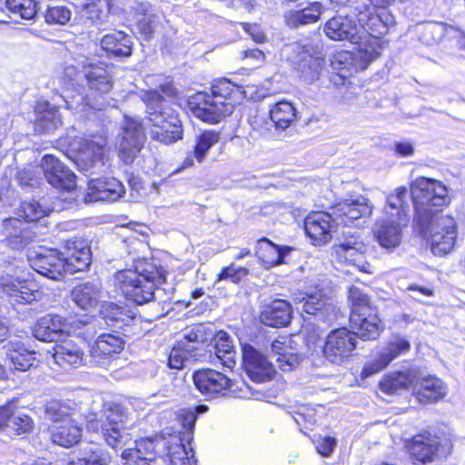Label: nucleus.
Listing matches in <instances>:
<instances>
[{"label":"nucleus","instance_id":"62","mask_svg":"<svg viewBox=\"0 0 465 465\" xmlns=\"http://www.w3.org/2000/svg\"><path fill=\"white\" fill-rule=\"evenodd\" d=\"M292 418L300 427L310 429L311 426L314 425L316 422L315 410L309 406H301L299 410L293 413Z\"/></svg>","mask_w":465,"mask_h":465},{"label":"nucleus","instance_id":"34","mask_svg":"<svg viewBox=\"0 0 465 465\" xmlns=\"http://www.w3.org/2000/svg\"><path fill=\"white\" fill-rule=\"evenodd\" d=\"M2 232L7 244L14 249H20L32 242L33 232L20 218H8L2 223Z\"/></svg>","mask_w":465,"mask_h":465},{"label":"nucleus","instance_id":"55","mask_svg":"<svg viewBox=\"0 0 465 465\" xmlns=\"http://www.w3.org/2000/svg\"><path fill=\"white\" fill-rule=\"evenodd\" d=\"M46 213V210L35 200L22 202L16 211L18 218L27 223L39 221Z\"/></svg>","mask_w":465,"mask_h":465},{"label":"nucleus","instance_id":"57","mask_svg":"<svg viewBox=\"0 0 465 465\" xmlns=\"http://www.w3.org/2000/svg\"><path fill=\"white\" fill-rule=\"evenodd\" d=\"M349 300L351 305V314H361L373 310L370 306L369 297L358 287L350 288Z\"/></svg>","mask_w":465,"mask_h":465},{"label":"nucleus","instance_id":"45","mask_svg":"<svg viewBox=\"0 0 465 465\" xmlns=\"http://www.w3.org/2000/svg\"><path fill=\"white\" fill-rule=\"evenodd\" d=\"M408 190L406 187H399L387 196V203L384 207L382 216L400 218V216L408 217V206L406 203Z\"/></svg>","mask_w":465,"mask_h":465},{"label":"nucleus","instance_id":"28","mask_svg":"<svg viewBox=\"0 0 465 465\" xmlns=\"http://www.w3.org/2000/svg\"><path fill=\"white\" fill-rule=\"evenodd\" d=\"M124 345L123 336L118 333H102L91 349V356L97 365L106 366L110 358L120 353Z\"/></svg>","mask_w":465,"mask_h":465},{"label":"nucleus","instance_id":"64","mask_svg":"<svg viewBox=\"0 0 465 465\" xmlns=\"http://www.w3.org/2000/svg\"><path fill=\"white\" fill-rule=\"evenodd\" d=\"M158 443L159 441L153 438H144L135 440V447L132 449L139 450V454L152 463L155 459V448Z\"/></svg>","mask_w":465,"mask_h":465},{"label":"nucleus","instance_id":"53","mask_svg":"<svg viewBox=\"0 0 465 465\" xmlns=\"http://www.w3.org/2000/svg\"><path fill=\"white\" fill-rule=\"evenodd\" d=\"M452 33H459L457 27L443 23H432L424 27L422 38L428 45L437 44Z\"/></svg>","mask_w":465,"mask_h":465},{"label":"nucleus","instance_id":"52","mask_svg":"<svg viewBox=\"0 0 465 465\" xmlns=\"http://www.w3.org/2000/svg\"><path fill=\"white\" fill-rule=\"evenodd\" d=\"M410 350L411 343L407 339L400 335H394L389 339L380 352L381 356L391 363L393 360L408 352Z\"/></svg>","mask_w":465,"mask_h":465},{"label":"nucleus","instance_id":"63","mask_svg":"<svg viewBox=\"0 0 465 465\" xmlns=\"http://www.w3.org/2000/svg\"><path fill=\"white\" fill-rule=\"evenodd\" d=\"M40 166L29 165L17 173V180L22 186L34 187L40 182Z\"/></svg>","mask_w":465,"mask_h":465},{"label":"nucleus","instance_id":"51","mask_svg":"<svg viewBox=\"0 0 465 465\" xmlns=\"http://www.w3.org/2000/svg\"><path fill=\"white\" fill-rule=\"evenodd\" d=\"M322 66L321 57L305 54L299 64V72L305 82L312 84L319 79Z\"/></svg>","mask_w":465,"mask_h":465},{"label":"nucleus","instance_id":"12","mask_svg":"<svg viewBox=\"0 0 465 465\" xmlns=\"http://www.w3.org/2000/svg\"><path fill=\"white\" fill-rule=\"evenodd\" d=\"M367 251L368 245L360 235L348 232L333 246L332 256L341 264H350L361 272H371V264L365 259Z\"/></svg>","mask_w":465,"mask_h":465},{"label":"nucleus","instance_id":"16","mask_svg":"<svg viewBox=\"0 0 465 465\" xmlns=\"http://www.w3.org/2000/svg\"><path fill=\"white\" fill-rule=\"evenodd\" d=\"M30 266L51 280L59 281L66 271L64 254L56 249H43L28 256Z\"/></svg>","mask_w":465,"mask_h":465},{"label":"nucleus","instance_id":"7","mask_svg":"<svg viewBox=\"0 0 465 465\" xmlns=\"http://www.w3.org/2000/svg\"><path fill=\"white\" fill-rule=\"evenodd\" d=\"M420 232L427 239L431 252L438 256L450 252L457 239V223L449 215H438L422 224L417 223Z\"/></svg>","mask_w":465,"mask_h":465},{"label":"nucleus","instance_id":"20","mask_svg":"<svg viewBox=\"0 0 465 465\" xmlns=\"http://www.w3.org/2000/svg\"><path fill=\"white\" fill-rule=\"evenodd\" d=\"M193 380L196 389L207 397H215L232 387V381L226 374L213 369L196 371Z\"/></svg>","mask_w":465,"mask_h":465},{"label":"nucleus","instance_id":"19","mask_svg":"<svg viewBox=\"0 0 465 465\" xmlns=\"http://www.w3.org/2000/svg\"><path fill=\"white\" fill-rule=\"evenodd\" d=\"M408 223L409 218L404 216L400 218L382 216L375 224L374 235L377 242L384 249H395L401 242L402 231Z\"/></svg>","mask_w":465,"mask_h":465},{"label":"nucleus","instance_id":"3","mask_svg":"<svg viewBox=\"0 0 465 465\" xmlns=\"http://www.w3.org/2000/svg\"><path fill=\"white\" fill-rule=\"evenodd\" d=\"M163 282H165L163 269L148 262H139L135 270L119 271L114 275L115 288L127 300L138 305L153 301L155 288Z\"/></svg>","mask_w":465,"mask_h":465},{"label":"nucleus","instance_id":"24","mask_svg":"<svg viewBox=\"0 0 465 465\" xmlns=\"http://www.w3.org/2000/svg\"><path fill=\"white\" fill-rule=\"evenodd\" d=\"M34 421L23 410L8 404L0 408V430L11 435L28 433Z\"/></svg>","mask_w":465,"mask_h":465},{"label":"nucleus","instance_id":"58","mask_svg":"<svg viewBox=\"0 0 465 465\" xmlns=\"http://www.w3.org/2000/svg\"><path fill=\"white\" fill-rule=\"evenodd\" d=\"M108 5L104 1L93 2L85 5L83 11V17L91 22V24L104 23L108 15V11L104 10Z\"/></svg>","mask_w":465,"mask_h":465},{"label":"nucleus","instance_id":"54","mask_svg":"<svg viewBox=\"0 0 465 465\" xmlns=\"http://www.w3.org/2000/svg\"><path fill=\"white\" fill-rule=\"evenodd\" d=\"M220 140V134L215 131H205L196 138L193 156L202 163L208 151Z\"/></svg>","mask_w":465,"mask_h":465},{"label":"nucleus","instance_id":"59","mask_svg":"<svg viewBox=\"0 0 465 465\" xmlns=\"http://www.w3.org/2000/svg\"><path fill=\"white\" fill-rule=\"evenodd\" d=\"M71 16L70 9L64 5H48L45 14V22L49 25H65Z\"/></svg>","mask_w":465,"mask_h":465},{"label":"nucleus","instance_id":"41","mask_svg":"<svg viewBox=\"0 0 465 465\" xmlns=\"http://www.w3.org/2000/svg\"><path fill=\"white\" fill-rule=\"evenodd\" d=\"M271 358L273 359L279 369L289 371L299 365L301 357L294 350L281 341H273L271 344Z\"/></svg>","mask_w":465,"mask_h":465},{"label":"nucleus","instance_id":"17","mask_svg":"<svg viewBox=\"0 0 465 465\" xmlns=\"http://www.w3.org/2000/svg\"><path fill=\"white\" fill-rule=\"evenodd\" d=\"M242 363L247 375L255 382L270 381L275 373L272 361L249 344L242 346Z\"/></svg>","mask_w":465,"mask_h":465},{"label":"nucleus","instance_id":"5","mask_svg":"<svg viewBox=\"0 0 465 465\" xmlns=\"http://www.w3.org/2000/svg\"><path fill=\"white\" fill-rule=\"evenodd\" d=\"M411 192L416 211V223L424 224L439 213L440 208L450 203L447 187L440 181L419 177L411 184Z\"/></svg>","mask_w":465,"mask_h":465},{"label":"nucleus","instance_id":"44","mask_svg":"<svg viewBox=\"0 0 465 465\" xmlns=\"http://www.w3.org/2000/svg\"><path fill=\"white\" fill-rule=\"evenodd\" d=\"M166 444L170 465H196L193 450H187L179 436H172Z\"/></svg>","mask_w":465,"mask_h":465},{"label":"nucleus","instance_id":"30","mask_svg":"<svg viewBox=\"0 0 465 465\" xmlns=\"http://www.w3.org/2000/svg\"><path fill=\"white\" fill-rule=\"evenodd\" d=\"M0 292L10 298L13 303H31L35 300V294L27 284V278L22 272H15L11 278H4L0 282Z\"/></svg>","mask_w":465,"mask_h":465},{"label":"nucleus","instance_id":"21","mask_svg":"<svg viewBox=\"0 0 465 465\" xmlns=\"http://www.w3.org/2000/svg\"><path fill=\"white\" fill-rule=\"evenodd\" d=\"M138 33L149 40L163 24V14L149 2L135 3L132 6Z\"/></svg>","mask_w":465,"mask_h":465},{"label":"nucleus","instance_id":"50","mask_svg":"<svg viewBox=\"0 0 465 465\" xmlns=\"http://www.w3.org/2000/svg\"><path fill=\"white\" fill-rule=\"evenodd\" d=\"M382 35H368L366 38L361 40L356 45H359L357 52V59L363 62L365 64L376 60L381 52L380 45V38Z\"/></svg>","mask_w":465,"mask_h":465},{"label":"nucleus","instance_id":"39","mask_svg":"<svg viewBox=\"0 0 465 465\" xmlns=\"http://www.w3.org/2000/svg\"><path fill=\"white\" fill-rule=\"evenodd\" d=\"M323 10L324 8L320 2L310 3L302 9L289 11L285 15L286 23L289 26L294 28L314 24L320 19Z\"/></svg>","mask_w":465,"mask_h":465},{"label":"nucleus","instance_id":"4","mask_svg":"<svg viewBox=\"0 0 465 465\" xmlns=\"http://www.w3.org/2000/svg\"><path fill=\"white\" fill-rule=\"evenodd\" d=\"M133 425L128 409L113 401L104 403L99 415H90L86 423L89 430L100 432L112 448L123 447L131 440L128 430Z\"/></svg>","mask_w":465,"mask_h":465},{"label":"nucleus","instance_id":"43","mask_svg":"<svg viewBox=\"0 0 465 465\" xmlns=\"http://www.w3.org/2000/svg\"><path fill=\"white\" fill-rule=\"evenodd\" d=\"M4 348L15 370L25 371L34 365L35 351L27 350L20 341H10Z\"/></svg>","mask_w":465,"mask_h":465},{"label":"nucleus","instance_id":"46","mask_svg":"<svg viewBox=\"0 0 465 465\" xmlns=\"http://www.w3.org/2000/svg\"><path fill=\"white\" fill-rule=\"evenodd\" d=\"M270 117L276 128L285 130L296 119V110L288 101L274 104L270 109Z\"/></svg>","mask_w":465,"mask_h":465},{"label":"nucleus","instance_id":"37","mask_svg":"<svg viewBox=\"0 0 465 465\" xmlns=\"http://www.w3.org/2000/svg\"><path fill=\"white\" fill-rule=\"evenodd\" d=\"M100 313L108 325L116 329L129 326L136 317L134 310L126 305L121 306L114 302L103 303Z\"/></svg>","mask_w":465,"mask_h":465},{"label":"nucleus","instance_id":"56","mask_svg":"<svg viewBox=\"0 0 465 465\" xmlns=\"http://www.w3.org/2000/svg\"><path fill=\"white\" fill-rule=\"evenodd\" d=\"M8 10L23 19H32L36 15V3L35 0H6Z\"/></svg>","mask_w":465,"mask_h":465},{"label":"nucleus","instance_id":"61","mask_svg":"<svg viewBox=\"0 0 465 465\" xmlns=\"http://www.w3.org/2000/svg\"><path fill=\"white\" fill-rule=\"evenodd\" d=\"M62 124L58 112L54 109L46 110L37 118V125L43 132L51 133Z\"/></svg>","mask_w":465,"mask_h":465},{"label":"nucleus","instance_id":"6","mask_svg":"<svg viewBox=\"0 0 465 465\" xmlns=\"http://www.w3.org/2000/svg\"><path fill=\"white\" fill-rule=\"evenodd\" d=\"M48 418L55 424L51 429V440L54 444L69 448L82 437V429L76 420L77 411H68L67 406L56 401L46 406Z\"/></svg>","mask_w":465,"mask_h":465},{"label":"nucleus","instance_id":"33","mask_svg":"<svg viewBox=\"0 0 465 465\" xmlns=\"http://www.w3.org/2000/svg\"><path fill=\"white\" fill-rule=\"evenodd\" d=\"M84 352L80 345L71 339L64 340L54 347L53 359L60 367L77 368L83 364Z\"/></svg>","mask_w":465,"mask_h":465},{"label":"nucleus","instance_id":"10","mask_svg":"<svg viewBox=\"0 0 465 465\" xmlns=\"http://www.w3.org/2000/svg\"><path fill=\"white\" fill-rule=\"evenodd\" d=\"M405 447L415 461L427 464L446 457L451 444L450 439L427 432L414 436L406 442Z\"/></svg>","mask_w":465,"mask_h":465},{"label":"nucleus","instance_id":"27","mask_svg":"<svg viewBox=\"0 0 465 465\" xmlns=\"http://www.w3.org/2000/svg\"><path fill=\"white\" fill-rule=\"evenodd\" d=\"M124 186L115 178L92 179L88 183L85 202H114L124 194Z\"/></svg>","mask_w":465,"mask_h":465},{"label":"nucleus","instance_id":"38","mask_svg":"<svg viewBox=\"0 0 465 465\" xmlns=\"http://www.w3.org/2000/svg\"><path fill=\"white\" fill-rule=\"evenodd\" d=\"M415 381V371H394L384 375L379 382L380 390L387 395H395L401 391L412 388Z\"/></svg>","mask_w":465,"mask_h":465},{"label":"nucleus","instance_id":"32","mask_svg":"<svg viewBox=\"0 0 465 465\" xmlns=\"http://www.w3.org/2000/svg\"><path fill=\"white\" fill-rule=\"evenodd\" d=\"M73 302L83 310L92 309L104 298L102 285L98 282H86L76 284L72 292Z\"/></svg>","mask_w":465,"mask_h":465},{"label":"nucleus","instance_id":"13","mask_svg":"<svg viewBox=\"0 0 465 465\" xmlns=\"http://www.w3.org/2000/svg\"><path fill=\"white\" fill-rule=\"evenodd\" d=\"M193 114L203 122L216 124L233 112L232 102H221L208 93H198L188 100Z\"/></svg>","mask_w":465,"mask_h":465},{"label":"nucleus","instance_id":"36","mask_svg":"<svg viewBox=\"0 0 465 465\" xmlns=\"http://www.w3.org/2000/svg\"><path fill=\"white\" fill-rule=\"evenodd\" d=\"M261 322L271 327H282L291 322V304L285 300H274L261 312Z\"/></svg>","mask_w":465,"mask_h":465},{"label":"nucleus","instance_id":"26","mask_svg":"<svg viewBox=\"0 0 465 465\" xmlns=\"http://www.w3.org/2000/svg\"><path fill=\"white\" fill-rule=\"evenodd\" d=\"M372 213V206L363 195L351 196L337 203L333 207V214L340 219L341 223H348L361 218L369 217Z\"/></svg>","mask_w":465,"mask_h":465},{"label":"nucleus","instance_id":"15","mask_svg":"<svg viewBox=\"0 0 465 465\" xmlns=\"http://www.w3.org/2000/svg\"><path fill=\"white\" fill-rule=\"evenodd\" d=\"M145 142L143 127L134 119H126L118 143L119 157L125 164L132 163Z\"/></svg>","mask_w":465,"mask_h":465},{"label":"nucleus","instance_id":"48","mask_svg":"<svg viewBox=\"0 0 465 465\" xmlns=\"http://www.w3.org/2000/svg\"><path fill=\"white\" fill-rule=\"evenodd\" d=\"M107 455L100 449L86 447L73 454L67 465H107Z\"/></svg>","mask_w":465,"mask_h":465},{"label":"nucleus","instance_id":"18","mask_svg":"<svg viewBox=\"0 0 465 465\" xmlns=\"http://www.w3.org/2000/svg\"><path fill=\"white\" fill-rule=\"evenodd\" d=\"M40 169L52 186L68 192L75 188L74 173L54 155H45L41 160Z\"/></svg>","mask_w":465,"mask_h":465},{"label":"nucleus","instance_id":"2","mask_svg":"<svg viewBox=\"0 0 465 465\" xmlns=\"http://www.w3.org/2000/svg\"><path fill=\"white\" fill-rule=\"evenodd\" d=\"M167 97L176 95V88L171 82L160 85L159 90L144 92L142 98L146 104L149 134L154 141L170 144L182 139L183 128L178 114L166 104Z\"/></svg>","mask_w":465,"mask_h":465},{"label":"nucleus","instance_id":"25","mask_svg":"<svg viewBox=\"0 0 465 465\" xmlns=\"http://www.w3.org/2000/svg\"><path fill=\"white\" fill-rule=\"evenodd\" d=\"M338 223L327 213H313L305 218L304 230L313 243L320 245L331 239V232Z\"/></svg>","mask_w":465,"mask_h":465},{"label":"nucleus","instance_id":"35","mask_svg":"<svg viewBox=\"0 0 465 465\" xmlns=\"http://www.w3.org/2000/svg\"><path fill=\"white\" fill-rule=\"evenodd\" d=\"M2 232L7 244L14 249H20L32 242L33 232L20 218H8L2 223Z\"/></svg>","mask_w":465,"mask_h":465},{"label":"nucleus","instance_id":"49","mask_svg":"<svg viewBox=\"0 0 465 465\" xmlns=\"http://www.w3.org/2000/svg\"><path fill=\"white\" fill-rule=\"evenodd\" d=\"M242 86L234 84L226 78L215 80L212 85L211 95L215 96L221 102H236L242 97Z\"/></svg>","mask_w":465,"mask_h":465},{"label":"nucleus","instance_id":"42","mask_svg":"<svg viewBox=\"0 0 465 465\" xmlns=\"http://www.w3.org/2000/svg\"><path fill=\"white\" fill-rule=\"evenodd\" d=\"M258 252L262 262L268 266L284 263V258L292 252L289 246H279L263 238L258 242Z\"/></svg>","mask_w":465,"mask_h":465},{"label":"nucleus","instance_id":"47","mask_svg":"<svg viewBox=\"0 0 465 465\" xmlns=\"http://www.w3.org/2000/svg\"><path fill=\"white\" fill-rule=\"evenodd\" d=\"M215 355L222 364L229 369H232L235 364V351L232 341L225 331H219L215 336Z\"/></svg>","mask_w":465,"mask_h":465},{"label":"nucleus","instance_id":"40","mask_svg":"<svg viewBox=\"0 0 465 465\" xmlns=\"http://www.w3.org/2000/svg\"><path fill=\"white\" fill-rule=\"evenodd\" d=\"M101 45L115 56H129L132 53V36L123 31H114L102 38Z\"/></svg>","mask_w":465,"mask_h":465},{"label":"nucleus","instance_id":"22","mask_svg":"<svg viewBox=\"0 0 465 465\" xmlns=\"http://www.w3.org/2000/svg\"><path fill=\"white\" fill-rule=\"evenodd\" d=\"M412 393L421 404L434 403L441 401L448 394V386L435 376L419 377L415 371Z\"/></svg>","mask_w":465,"mask_h":465},{"label":"nucleus","instance_id":"11","mask_svg":"<svg viewBox=\"0 0 465 465\" xmlns=\"http://www.w3.org/2000/svg\"><path fill=\"white\" fill-rule=\"evenodd\" d=\"M107 141L104 135H93L90 138H79L72 143L74 153V161L79 170L88 172L101 169L107 158Z\"/></svg>","mask_w":465,"mask_h":465},{"label":"nucleus","instance_id":"9","mask_svg":"<svg viewBox=\"0 0 465 465\" xmlns=\"http://www.w3.org/2000/svg\"><path fill=\"white\" fill-rule=\"evenodd\" d=\"M82 327L94 329L92 320H76L73 317L64 318L58 314L48 313L36 322L34 327V336L42 341H57L64 334H82Z\"/></svg>","mask_w":465,"mask_h":465},{"label":"nucleus","instance_id":"1","mask_svg":"<svg viewBox=\"0 0 465 465\" xmlns=\"http://www.w3.org/2000/svg\"><path fill=\"white\" fill-rule=\"evenodd\" d=\"M358 25L348 15H335L323 25L325 35L332 41L360 43L368 35H383L388 32L391 16L386 13L376 14L364 3L356 2L353 7Z\"/></svg>","mask_w":465,"mask_h":465},{"label":"nucleus","instance_id":"8","mask_svg":"<svg viewBox=\"0 0 465 465\" xmlns=\"http://www.w3.org/2000/svg\"><path fill=\"white\" fill-rule=\"evenodd\" d=\"M84 75L86 79L90 94L84 97L81 95L74 97L72 102L66 101L67 107L79 113H85L87 108L101 110L102 105L94 102L95 96L107 94L113 87L111 74L101 65H92L84 68Z\"/></svg>","mask_w":465,"mask_h":465},{"label":"nucleus","instance_id":"14","mask_svg":"<svg viewBox=\"0 0 465 465\" xmlns=\"http://www.w3.org/2000/svg\"><path fill=\"white\" fill-rule=\"evenodd\" d=\"M356 344L355 334L347 328L333 330L325 339L323 356L330 362L341 364L351 357Z\"/></svg>","mask_w":465,"mask_h":465},{"label":"nucleus","instance_id":"60","mask_svg":"<svg viewBox=\"0 0 465 465\" xmlns=\"http://www.w3.org/2000/svg\"><path fill=\"white\" fill-rule=\"evenodd\" d=\"M185 347L186 342H178V344L173 348L168 358V365L170 368L180 370L183 368L185 361H189L190 357L193 356Z\"/></svg>","mask_w":465,"mask_h":465},{"label":"nucleus","instance_id":"31","mask_svg":"<svg viewBox=\"0 0 465 465\" xmlns=\"http://www.w3.org/2000/svg\"><path fill=\"white\" fill-rule=\"evenodd\" d=\"M66 271L73 274L86 270L92 261L91 251L83 240H67L65 243Z\"/></svg>","mask_w":465,"mask_h":465},{"label":"nucleus","instance_id":"29","mask_svg":"<svg viewBox=\"0 0 465 465\" xmlns=\"http://www.w3.org/2000/svg\"><path fill=\"white\" fill-rule=\"evenodd\" d=\"M350 322L356 338L364 341L376 340L384 330L374 310L361 314H351Z\"/></svg>","mask_w":465,"mask_h":465},{"label":"nucleus","instance_id":"23","mask_svg":"<svg viewBox=\"0 0 465 465\" xmlns=\"http://www.w3.org/2000/svg\"><path fill=\"white\" fill-rule=\"evenodd\" d=\"M294 302L302 304V310L312 315L322 310H328L331 306L329 290L322 283L308 286L304 292L295 295Z\"/></svg>","mask_w":465,"mask_h":465}]
</instances>
